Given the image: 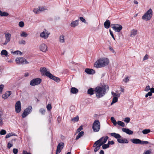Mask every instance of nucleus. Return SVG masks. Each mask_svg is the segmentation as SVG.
I'll list each match as a JSON object with an SVG mask.
<instances>
[{
	"mask_svg": "<svg viewBox=\"0 0 154 154\" xmlns=\"http://www.w3.org/2000/svg\"><path fill=\"white\" fill-rule=\"evenodd\" d=\"M109 89V87L104 85L102 87H97L94 90L95 93L97 98H100L103 96L106 93V91Z\"/></svg>",
	"mask_w": 154,
	"mask_h": 154,
	"instance_id": "nucleus-1",
	"label": "nucleus"
},
{
	"mask_svg": "<svg viewBox=\"0 0 154 154\" xmlns=\"http://www.w3.org/2000/svg\"><path fill=\"white\" fill-rule=\"evenodd\" d=\"M109 60L107 58H100L97 60L94 63V67H105L109 64Z\"/></svg>",
	"mask_w": 154,
	"mask_h": 154,
	"instance_id": "nucleus-2",
	"label": "nucleus"
},
{
	"mask_svg": "<svg viewBox=\"0 0 154 154\" xmlns=\"http://www.w3.org/2000/svg\"><path fill=\"white\" fill-rule=\"evenodd\" d=\"M40 71L42 75H45L50 79L55 81L59 82L60 81V79L58 77L55 76L51 74L49 71L46 69V68H41Z\"/></svg>",
	"mask_w": 154,
	"mask_h": 154,
	"instance_id": "nucleus-3",
	"label": "nucleus"
},
{
	"mask_svg": "<svg viewBox=\"0 0 154 154\" xmlns=\"http://www.w3.org/2000/svg\"><path fill=\"white\" fill-rule=\"evenodd\" d=\"M152 16V11L151 8H149L142 17V19L147 21L149 20Z\"/></svg>",
	"mask_w": 154,
	"mask_h": 154,
	"instance_id": "nucleus-4",
	"label": "nucleus"
},
{
	"mask_svg": "<svg viewBox=\"0 0 154 154\" xmlns=\"http://www.w3.org/2000/svg\"><path fill=\"white\" fill-rule=\"evenodd\" d=\"M108 138L109 137L108 136L103 137H102L95 142L93 145V146L95 147L99 144H100V145H102L106 142Z\"/></svg>",
	"mask_w": 154,
	"mask_h": 154,
	"instance_id": "nucleus-5",
	"label": "nucleus"
},
{
	"mask_svg": "<svg viewBox=\"0 0 154 154\" xmlns=\"http://www.w3.org/2000/svg\"><path fill=\"white\" fill-rule=\"evenodd\" d=\"M100 124L98 120H95L94 122L92 125V129L94 132H97L100 129Z\"/></svg>",
	"mask_w": 154,
	"mask_h": 154,
	"instance_id": "nucleus-6",
	"label": "nucleus"
},
{
	"mask_svg": "<svg viewBox=\"0 0 154 154\" xmlns=\"http://www.w3.org/2000/svg\"><path fill=\"white\" fill-rule=\"evenodd\" d=\"M16 63L17 64H25L29 63V62L25 58L23 57L17 58L15 60Z\"/></svg>",
	"mask_w": 154,
	"mask_h": 154,
	"instance_id": "nucleus-7",
	"label": "nucleus"
},
{
	"mask_svg": "<svg viewBox=\"0 0 154 154\" xmlns=\"http://www.w3.org/2000/svg\"><path fill=\"white\" fill-rule=\"evenodd\" d=\"M42 82V79L39 78H37L32 79L30 82V85L32 86H35L39 84Z\"/></svg>",
	"mask_w": 154,
	"mask_h": 154,
	"instance_id": "nucleus-8",
	"label": "nucleus"
},
{
	"mask_svg": "<svg viewBox=\"0 0 154 154\" xmlns=\"http://www.w3.org/2000/svg\"><path fill=\"white\" fill-rule=\"evenodd\" d=\"M32 109V107L31 106H29L27 108H26L24 110L23 113L22 115V117L24 118L27 116L31 112Z\"/></svg>",
	"mask_w": 154,
	"mask_h": 154,
	"instance_id": "nucleus-9",
	"label": "nucleus"
},
{
	"mask_svg": "<svg viewBox=\"0 0 154 154\" xmlns=\"http://www.w3.org/2000/svg\"><path fill=\"white\" fill-rule=\"evenodd\" d=\"M111 26L114 30L118 32H120L122 28V27L121 25L118 24H111Z\"/></svg>",
	"mask_w": 154,
	"mask_h": 154,
	"instance_id": "nucleus-10",
	"label": "nucleus"
},
{
	"mask_svg": "<svg viewBox=\"0 0 154 154\" xmlns=\"http://www.w3.org/2000/svg\"><path fill=\"white\" fill-rule=\"evenodd\" d=\"M50 34V33L46 29H44L43 32L40 33V36L42 38L45 39H47L49 35Z\"/></svg>",
	"mask_w": 154,
	"mask_h": 154,
	"instance_id": "nucleus-11",
	"label": "nucleus"
},
{
	"mask_svg": "<svg viewBox=\"0 0 154 154\" xmlns=\"http://www.w3.org/2000/svg\"><path fill=\"white\" fill-rule=\"evenodd\" d=\"M15 111L17 113L20 112L21 109V102L20 101H17L15 105Z\"/></svg>",
	"mask_w": 154,
	"mask_h": 154,
	"instance_id": "nucleus-12",
	"label": "nucleus"
},
{
	"mask_svg": "<svg viewBox=\"0 0 154 154\" xmlns=\"http://www.w3.org/2000/svg\"><path fill=\"white\" fill-rule=\"evenodd\" d=\"M5 42L2 44L3 45H5L8 43L11 40V35L10 34L8 33H5Z\"/></svg>",
	"mask_w": 154,
	"mask_h": 154,
	"instance_id": "nucleus-13",
	"label": "nucleus"
},
{
	"mask_svg": "<svg viewBox=\"0 0 154 154\" xmlns=\"http://www.w3.org/2000/svg\"><path fill=\"white\" fill-rule=\"evenodd\" d=\"M64 146V143L63 142L59 143L57 146V149L56 152V154L60 153L62 149Z\"/></svg>",
	"mask_w": 154,
	"mask_h": 154,
	"instance_id": "nucleus-14",
	"label": "nucleus"
},
{
	"mask_svg": "<svg viewBox=\"0 0 154 154\" xmlns=\"http://www.w3.org/2000/svg\"><path fill=\"white\" fill-rule=\"evenodd\" d=\"M39 49L41 51L45 52L48 50V47L45 44L42 43L40 45Z\"/></svg>",
	"mask_w": 154,
	"mask_h": 154,
	"instance_id": "nucleus-15",
	"label": "nucleus"
},
{
	"mask_svg": "<svg viewBox=\"0 0 154 154\" xmlns=\"http://www.w3.org/2000/svg\"><path fill=\"white\" fill-rule=\"evenodd\" d=\"M117 140L119 143H128V141L126 139L121 137L120 138L118 139Z\"/></svg>",
	"mask_w": 154,
	"mask_h": 154,
	"instance_id": "nucleus-16",
	"label": "nucleus"
},
{
	"mask_svg": "<svg viewBox=\"0 0 154 154\" xmlns=\"http://www.w3.org/2000/svg\"><path fill=\"white\" fill-rule=\"evenodd\" d=\"M122 131L126 133L127 134L129 135H131L133 134V131L128 129L126 128H122Z\"/></svg>",
	"mask_w": 154,
	"mask_h": 154,
	"instance_id": "nucleus-17",
	"label": "nucleus"
},
{
	"mask_svg": "<svg viewBox=\"0 0 154 154\" xmlns=\"http://www.w3.org/2000/svg\"><path fill=\"white\" fill-rule=\"evenodd\" d=\"M79 20L73 21L70 23V26L71 27L75 28L76 26H77L79 24Z\"/></svg>",
	"mask_w": 154,
	"mask_h": 154,
	"instance_id": "nucleus-18",
	"label": "nucleus"
},
{
	"mask_svg": "<svg viewBox=\"0 0 154 154\" xmlns=\"http://www.w3.org/2000/svg\"><path fill=\"white\" fill-rule=\"evenodd\" d=\"M85 72L89 74H93L95 73V71L93 69L86 68L85 70Z\"/></svg>",
	"mask_w": 154,
	"mask_h": 154,
	"instance_id": "nucleus-19",
	"label": "nucleus"
},
{
	"mask_svg": "<svg viewBox=\"0 0 154 154\" xmlns=\"http://www.w3.org/2000/svg\"><path fill=\"white\" fill-rule=\"evenodd\" d=\"M11 92L10 91H7L5 94L2 95V98L4 99H6L11 94Z\"/></svg>",
	"mask_w": 154,
	"mask_h": 154,
	"instance_id": "nucleus-20",
	"label": "nucleus"
},
{
	"mask_svg": "<svg viewBox=\"0 0 154 154\" xmlns=\"http://www.w3.org/2000/svg\"><path fill=\"white\" fill-rule=\"evenodd\" d=\"M110 25V22L109 20H106V21L104 22V27L106 29L109 28Z\"/></svg>",
	"mask_w": 154,
	"mask_h": 154,
	"instance_id": "nucleus-21",
	"label": "nucleus"
},
{
	"mask_svg": "<svg viewBox=\"0 0 154 154\" xmlns=\"http://www.w3.org/2000/svg\"><path fill=\"white\" fill-rule=\"evenodd\" d=\"M131 141L134 144H140L141 142V140L137 138H133L131 140Z\"/></svg>",
	"mask_w": 154,
	"mask_h": 154,
	"instance_id": "nucleus-22",
	"label": "nucleus"
},
{
	"mask_svg": "<svg viewBox=\"0 0 154 154\" xmlns=\"http://www.w3.org/2000/svg\"><path fill=\"white\" fill-rule=\"evenodd\" d=\"M137 29H133L131 31V34L130 35V37L134 36L137 34Z\"/></svg>",
	"mask_w": 154,
	"mask_h": 154,
	"instance_id": "nucleus-23",
	"label": "nucleus"
},
{
	"mask_svg": "<svg viewBox=\"0 0 154 154\" xmlns=\"http://www.w3.org/2000/svg\"><path fill=\"white\" fill-rule=\"evenodd\" d=\"M110 135L114 137L116 139H119L121 137V136L119 134L116 133H111Z\"/></svg>",
	"mask_w": 154,
	"mask_h": 154,
	"instance_id": "nucleus-24",
	"label": "nucleus"
},
{
	"mask_svg": "<svg viewBox=\"0 0 154 154\" xmlns=\"http://www.w3.org/2000/svg\"><path fill=\"white\" fill-rule=\"evenodd\" d=\"M3 114L2 112L0 110V126H2L4 124L3 121V118L2 117Z\"/></svg>",
	"mask_w": 154,
	"mask_h": 154,
	"instance_id": "nucleus-25",
	"label": "nucleus"
},
{
	"mask_svg": "<svg viewBox=\"0 0 154 154\" xmlns=\"http://www.w3.org/2000/svg\"><path fill=\"white\" fill-rule=\"evenodd\" d=\"M71 92L73 94H76L78 92V90L74 87L72 88L71 89Z\"/></svg>",
	"mask_w": 154,
	"mask_h": 154,
	"instance_id": "nucleus-26",
	"label": "nucleus"
},
{
	"mask_svg": "<svg viewBox=\"0 0 154 154\" xmlns=\"http://www.w3.org/2000/svg\"><path fill=\"white\" fill-rule=\"evenodd\" d=\"M84 134V133L83 131H82L79 132L78 135L76 137L75 140H77L79 138L82 136Z\"/></svg>",
	"mask_w": 154,
	"mask_h": 154,
	"instance_id": "nucleus-27",
	"label": "nucleus"
},
{
	"mask_svg": "<svg viewBox=\"0 0 154 154\" xmlns=\"http://www.w3.org/2000/svg\"><path fill=\"white\" fill-rule=\"evenodd\" d=\"M64 36L63 35H61L59 37V42L60 43H63L65 42Z\"/></svg>",
	"mask_w": 154,
	"mask_h": 154,
	"instance_id": "nucleus-28",
	"label": "nucleus"
},
{
	"mask_svg": "<svg viewBox=\"0 0 154 154\" xmlns=\"http://www.w3.org/2000/svg\"><path fill=\"white\" fill-rule=\"evenodd\" d=\"M118 91H116V93H114L113 92H112V96H116L117 97H118V98L120 97V93H117Z\"/></svg>",
	"mask_w": 154,
	"mask_h": 154,
	"instance_id": "nucleus-29",
	"label": "nucleus"
},
{
	"mask_svg": "<svg viewBox=\"0 0 154 154\" xmlns=\"http://www.w3.org/2000/svg\"><path fill=\"white\" fill-rule=\"evenodd\" d=\"M1 54L2 55H4L7 56L8 54V53L7 51L5 50H2L1 52Z\"/></svg>",
	"mask_w": 154,
	"mask_h": 154,
	"instance_id": "nucleus-30",
	"label": "nucleus"
},
{
	"mask_svg": "<svg viewBox=\"0 0 154 154\" xmlns=\"http://www.w3.org/2000/svg\"><path fill=\"white\" fill-rule=\"evenodd\" d=\"M113 97L112 99V102L111 103V105H112L113 104L116 102L118 101V97L116 96H112Z\"/></svg>",
	"mask_w": 154,
	"mask_h": 154,
	"instance_id": "nucleus-31",
	"label": "nucleus"
},
{
	"mask_svg": "<svg viewBox=\"0 0 154 154\" xmlns=\"http://www.w3.org/2000/svg\"><path fill=\"white\" fill-rule=\"evenodd\" d=\"M110 120L114 125L116 126L117 125V122L114 117H111Z\"/></svg>",
	"mask_w": 154,
	"mask_h": 154,
	"instance_id": "nucleus-32",
	"label": "nucleus"
},
{
	"mask_svg": "<svg viewBox=\"0 0 154 154\" xmlns=\"http://www.w3.org/2000/svg\"><path fill=\"white\" fill-rule=\"evenodd\" d=\"M16 135L15 134L13 133H11L9 134H7L5 138H8L10 137L13 136H16Z\"/></svg>",
	"mask_w": 154,
	"mask_h": 154,
	"instance_id": "nucleus-33",
	"label": "nucleus"
},
{
	"mask_svg": "<svg viewBox=\"0 0 154 154\" xmlns=\"http://www.w3.org/2000/svg\"><path fill=\"white\" fill-rule=\"evenodd\" d=\"M8 15V14L5 12H3L0 10V15L1 16H7Z\"/></svg>",
	"mask_w": 154,
	"mask_h": 154,
	"instance_id": "nucleus-34",
	"label": "nucleus"
},
{
	"mask_svg": "<svg viewBox=\"0 0 154 154\" xmlns=\"http://www.w3.org/2000/svg\"><path fill=\"white\" fill-rule=\"evenodd\" d=\"M117 123L118 125L122 127H124L125 126V123L121 121H118Z\"/></svg>",
	"mask_w": 154,
	"mask_h": 154,
	"instance_id": "nucleus-35",
	"label": "nucleus"
},
{
	"mask_svg": "<svg viewBox=\"0 0 154 154\" xmlns=\"http://www.w3.org/2000/svg\"><path fill=\"white\" fill-rule=\"evenodd\" d=\"M79 120V117L78 116H77L75 117H74L71 119V120L74 122H78Z\"/></svg>",
	"mask_w": 154,
	"mask_h": 154,
	"instance_id": "nucleus-36",
	"label": "nucleus"
},
{
	"mask_svg": "<svg viewBox=\"0 0 154 154\" xmlns=\"http://www.w3.org/2000/svg\"><path fill=\"white\" fill-rule=\"evenodd\" d=\"M151 131L149 129H146L143 130L142 131V133L144 134H147Z\"/></svg>",
	"mask_w": 154,
	"mask_h": 154,
	"instance_id": "nucleus-37",
	"label": "nucleus"
},
{
	"mask_svg": "<svg viewBox=\"0 0 154 154\" xmlns=\"http://www.w3.org/2000/svg\"><path fill=\"white\" fill-rule=\"evenodd\" d=\"M88 93L91 95H93L94 94V91L93 89L92 88H90L88 89Z\"/></svg>",
	"mask_w": 154,
	"mask_h": 154,
	"instance_id": "nucleus-38",
	"label": "nucleus"
},
{
	"mask_svg": "<svg viewBox=\"0 0 154 154\" xmlns=\"http://www.w3.org/2000/svg\"><path fill=\"white\" fill-rule=\"evenodd\" d=\"M28 35L27 33L24 32H22L20 34V36L22 37H26Z\"/></svg>",
	"mask_w": 154,
	"mask_h": 154,
	"instance_id": "nucleus-39",
	"label": "nucleus"
},
{
	"mask_svg": "<svg viewBox=\"0 0 154 154\" xmlns=\"http://www.w3.org/2000/svg\"><path fill=\"white\" fill-rule=\"evenodd\" d=\"M13 143L12 142H9L7 146V147L8 149H10L12 146H13Z\"/></svg>",
	"mask_w": 154,
	"mask_h": 154,
	"instance_id": "nucleus-40",
	"label": "nucleus"
},
{
	"mask_svg": "<svg viewBox=\"0 0 154 154\" xmlns=\"http://www.w3.org/2000/svg\"><path fill=\"white\" fill-rule=\"evenodd\" d=\"M6 134V131L4 129L0 131V134L1 135H4Z\"/></svg>",
	"mask_w": 154,
	"mask_h": 154,
	"instance_id": "nucleus-41",
	"label": "nucleus"
},
{
	"mask_svg": "<svg viewBox=\"0 0 154 154\" xmlns=\"http://www.w3.org/2000/svg\"><path fill=\"white\" fill-rule=\"evenodd\" d=\"M18 25L20 27L22 28L24 26V23L23 22L20 21Z\"/></svg>",
	"mask_w": 154,
	"mask_h": 154,
	"instance_id": "nucleus-42",
	"label": "nucleus"
},
{
	"mask_svg": "<svg viewBox=\"0 0 154 154\" xmlns=\"http://www.w3.org/2000/svg\"><path fill=\"white\" fill-rule=\"evenodd\" d=\"M149 143V142L146 141H141V142L140 143V144L142 145H146L148 144Z\"/></svg>",
	"mask_w": 154,
	"mask_h": 154,
	"instance_id": "nucleus-43",
	"label": "nucleus"
},
{
	"mask_svg": "<svg viewBox=\"0 0 154 154\" xmlns=\"http://www.w3.org/2000/svg\"><path fill=\"white\" fill-rule=\"evenodd\" d=\"M99 145L98 146H96V147L94 149V151L95 152H96L98 150H99L100 148V146H101V145H100V144H98Z\"/></svg>",
	"mask_w": 154,
	"mask_h": 154,
	"instance_id": "nucleus-44",
	"label": "nucleus"
},
{
	"mask_svg": "<svg viewBox=\"0 0 154 154\" xmlns=\"http://www.w3.org/2000/svg\"><path fill=\"white\" fill-rule=\"evenodd\" d=\"M143 154H152L151 150H149L145 151L143 153Z\"/></svg>",
	"mask_w": 154,
	"mask_h": 154,
	"instance_id": "nucleus-45",
	"label": "nucleus"
},
{
	"mask_svg": "<svg viewBox=\"0 0 154 154\" xmlns=\"http://www.w3.org/2000/svg\"><path fill=\"white\" fill-rule=\"evenodd\" d=\"M38 9L39 10V12L40 11H43L46 9L43 7H38Z\"/></svg>",
	"mask_w": 154,
	"mask_h": 154,
	"instance_id": "nucleus-46",
	"label": "nucleus"
},
{
	"mask_svg": "<svg viewBox=\"0 0 154 154\" xmlns=\"http://www.w3.org/2000/svg\"><path fill=\"white\" fill-rule=\"evenodd\" d=\"M102 145H103L102 146V148L103 149H106V148L109 147V146L108 145V143L106 144H103Z\"/></svg>",
	"mask_w": 154,
	"mask_h": 154,
	"instance_id": "nucleus-47",
	"label": "nucleus"
},
{
	"mask_svg": "<svg viewBox=\"0 0 154 154\" xmlns=\"http://www.w3.org/2000/svg\"><path fill=\"white\" fill-rule=\"evenodd\" d=\"M45 110L43 108H41L39 110V112H40L42 114V115H44L45 114Z\"/></svg>",
	"mask_w": 154,
	"mask_h": 154,
	"instance_id": "nucleus-48",
	"label": "nucleus"
},
{
	"mask_svg": "<svg viewBox=\"0 0 154 154\" xmlns=\"http://www.w3.org/2000/svg\"><path fill=\"white\" fill-rule=\"evenodd\" d=\"M33 11L35 14H38L40 13L39 10L38 9V8L37 9L36 8H34L33 10Z\"/></svg>",
	"mask_w": 154,
	"mask_h": 154,
	"instance_id": "nucleus-49",
	"label": "nucleus"
},
{
	"mask_svg": "<svg viewBox=\"0 0 154 154\" xmlns=\"http://www.w3.org/2000/svg\"><path fill=\"white\" fill-rule=\"evenodd\" d=\"M130 119L129 117H126L124 119V121L127 123H128L130 122Z\"/></svg>",
	"mask_w": 154,
	"mask_h": 154,
	"instance_id": "nucleus-50",
	"label": "nucleus"
},
{
	"mask_svg": "<svg viewBox=\"0 0 154 154\" xmlns=\"http://www.w3.org/2000/svg\"><path fill=\"white\" fill-rule=\"evenodd\" d=\"M4 85L3 84H1L0 85V93L2 94V90L4 88Z\"/></svg>",
	"mask_w": 154,
	"mask_h": 154,
	"instance_id": "nucleus-51",
	"label": "nucleus"
},
{
	"mask_svg": "<svg viewBox=\"0 0 154 154\" xmlns=\"http://www.w3.org/2000/svg\"><path fill=\"white\" fill-rule=\"evenodd\" d=\"M151 88H150V87L149 85H148L146 86L145 89L144 91H148L150 90Z\"/></svg>",
	"mask_w": 154,
	"mask_h": 154,
	"instance_id": "nucleus-52",
	"label": "nucleus"
},
{
	"mask_svg": "<svg viewBox=\"0 0 154 154\" xmlns=\"http://www.w3.org/2000/svg\"><path fill=\"white\" fill-rule=\"evenodd\" d=\"M46 107L48 110H50L52 108L51 105V104H48L47 105Z\"/></svg>",
	"mask_w": 154,
	"mask_h": 154,
	"instance_id": "nucleus-53",
	"label": "nucleus"
},
{
	"mask_svg": "<svg viewBox=\"0 0 154 154\" xmlns=\"http://www.w3.org/2000/svg\"><path fill=\"white\" fill-rule=\"evenodd\" d=\"M152 94L151 93V92H149L147 94H146L145 95V97H147L149 96H151L152 95Z\"/></svg>",
	"mask_w": 154,
	"mask_h": 154,
	"instance_id": "nucleus-54",
	"label": "nucleus"
},
{
	"mask_svg": "<svg viewBox=\"0 0 154 154\" xmlns=\"http://www.w3.org/2000/svg\"><path fill=\"white\" fill-rule=\"evenodd\" d=\"M83 129L82 127V126H81L79 127L76 130V133H78L80 132L81 130H82Z\"/></svg>",
	"mask_w": 154,
	"mask_h": 154,
	"instance_id": "nucleus-55",
	"label": "nucleus"
},
{
	"mask_svg": "<svg viewBox=\"0 0 154 154\" xmlns=\"http://www.w3.org/2000/svg\"><path fill=\"white\" fill-rule=\"evenodd\" d=\"M19 43L20 44L25 45L26 44V42L24 40H22L19 42Z\"/></svg>",
	"mask_w": 154,
	"mask_h": 154,
	"instance_id": "nucleus-56",
	"label": "nucleus"
},
{
	"mask_svg": "<svg viewBox=\"0 0 154 154\" xmlns=\"http://www.w3.org/2000/svg\"><path fill=\"white\" fill-rule=\"evenodd\" d=\"M129 79L128 77H126L125 78L123 79V81L125 83H127L129 81Z\"/></svg>",
	"mask_w": 154,
	"mask_h": 154,
	"instance_id": "nucleus-57",
	"label": "nucleus"
},
{
	"mask_svg": "<svg viewBox=\"0 0 154 154\" xmlns=\"http://www.w3.org/2000/svg\"><path fill=\"white\" fill-rule=\"evenodd\" d=\"M13 152L14 154H17L18 152L17 149L15 148L13 149Z\"/></svg>",
	"mask_w": 154,
	"mask_h": 154,
	"instance_id": "nucleus-58",
	"label": "nucleus"
},
{
	"mask_svg": "<svg viewBox=\"0 0 154 154\" xmlns=\"http://www.w3.org/2000/svg\"><path fill=\"white\" fill-rule=\"evenodd\" d=\"M114 142L112 140L111 141H109L108 142V145L109 146V145H113L114 144Z\"/></svg>",
	"mask_w": 154,
	"mask_h": 154,
	"instance_id": "nucleus-59",
	"label": "nucleus"
},
{
	"mask_svg": "<svg viewBox=\"0 0 154 154\" xmlns=\"http://www.w3.org/2000/svg\"><path fill=\"white\" fill-rule=\"evenodd\" d=\"M79 19L81 21H82L83 22L85 23L86 22V20H85V19H84L83 17H79Z\"/></svg>",
	"mask_w": 154,
	"mask_h": 154,
	"instance_id": "nucleus-60",
	"label": "nucleus"
},
{
	"mask_svg": "<svg viewBox=\"0 0 154 154\" xmlns=\"http://www.w3.org/2000/svg\"><path fill=\"white\" fill-rule=\"evenodd\" d=\"M148 59V56L147 55V54H146L145 56L144 57H143V60H147Z\"/></svg>",
	"mask_w": 154,
	"mask_h": 154,
	"instance_id": "nucleus-61",
	"label": "nucleus"
},
{
	"mask_svg": "<svg viewBox=\"0 0 154 154\" xmlns=\"http://www.w3.org/2000/svg\"><path fill=\"white\" fill-rule=\"evenodd\" d=\"M75 67H81L82 65L79 64L77 63L75 64V66H74Z\"/></svg>",
	"mask_w": 154,
	"mask_h": 154,
	"instance_id": "nucleus-62",
	"label": "nucleus"
},
{
	"mask_svg": "<svg viewBox=\"0 0 154 154\" xmlns=\"http://www.w3.org/2000/svg\"><path fill=\"white\" fill-rule=\"evenodd\" d=\"M150 92H151V93H154V88H151L150 90Z\"/></svg>",
	"mask_w": 154,
	"mask_h": 154,
	"instance_id": "nucleus-63",
	"label": "nucleus"
},
{
	"mask_svg": "<svg viewBox=\"0 0 154 154\" xmlns=\"http://www.w3.org/2000/svg\"><path fill=\"white\" fill-rule=\"evenodd\" d=\"M23 154H31L30 153H28L26 151H23Z\"/></svg>",
	"mask_w": 154,
	"mask_h": 154,
	"instance_id": "nucleus-64",
	"label": "nucleus"
}]
</instances>
